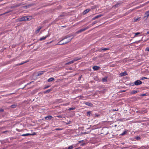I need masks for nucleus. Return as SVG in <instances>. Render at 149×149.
Returning <instances> with one entry per match:
<instances>
[{
	"label": "nucleus",
	"instance_id": "9",
	"mask_svg": "<svg viewBox=\"0 0 149 149\" xmlns=\"http://www.w3.org/2000/svg\"><path fill=\"white\" fill-rule=\"evenodd\" d=\"M108 77L107 76H105L104 78H102V82H106L107 81Z\"/></svg>",
	"mask_w": 149,
	"mask_h": 149
},
{
	"label": "nucleus",
	"instance_id": "33",
	"mask_svg": "<svg viewBox=\"0 0 149 149\" xmlns=\"http://www.w3.org/2000/svg\"><path fill=\"white\" fill-rule=\"evenodd\" d=\"M127 74L126 73H125V72H123L122 73V75L123 76H124L127 75Z\"/></svg>",
	"mask_w": 149,
	"mask_h": 149
},
{
	"label": "nucleus",
	"instance_id": "8",
	"mask_svg": "<svg viewBox=\"0 0 149 149\" xmlns=\"http://www.w3.org/2000/svg\"><path fill=\"white\" fill-rule=\"evenodd\" d=\"M84 103L86 105L90 107H92L93 106V104L91 103L86 102Z\"/></svg>",
	"mask_w": 149,
	"mask_h": 149
},
{
	"label": "nucleus",
	"instance_id": "1",
	"mask_svg": "<svg viewBox=\"0 0 149 149\" xmlns=\"http://www.w3.org/2000/svg\"><path fill=\"white\" fill-rule=\"evenodd\" d=\"M68 37H65L62 40H61V41H60L57 44L59 45H64V44H66L68 43V42H69L72 39V38H71L70 39H69L67 41H65L64 42H62V41L63 40H64L68 38Z\"/></svg>",
	"mask_w": 149,
	"mask_h": 149
},
{
	"label": "nucleus",
	"instance_id": "35",
	"mask_svg": "<svg viewBox=\"0 0 149 149\" xmlns=\"http://www.w3.org/2000/svg\"><path fill=\"white\" fill-rule=\"evenodd\" d=\"M4 110L3 109H0V111L1 112H2Z\"/></svg>",
	"mask_w": 149,
	"mask_h": 149
},
{
	"label": "nucleus",
	"instance_id": "11",
	"mask_svg": "<svg viewBox=\"0 0 149 149\" xmlns=\"http://www.w3.org/2000/svg\"><path fill=\"white\" fill-rule=\"evenodd\" d=\"M100 68V67L98 66H95L93 67V68L94 70H99Z\"/></svg>",
	"mask_w": 149,
	"mask_h": 149
},
{
	"label": "nucleus",
	"instance_id": "24",
	"mask_svg": "<svg viewBox=\"0 0 149 149\" xmlns=\"http://www.w3.org/2000/svg\"><path fill=\"white\" fill-rule=\"evenodd\" d=\"M41 28L40 27L36 30V33H38L39 32V31H40V29H41Z\"/></svg>",
	"mask_w": 149,
	"mask_h": 149
},
{
	"label": "nucleus",
	"instance_id": "2",
	"mask_svg": "<svg viewBox=\"0 0 149 149\" xmlns=\"http://www.w3.org/2000/svg\"><path fill=\"white\" fill-rule=\"evenodd\" d=\"M30 17L29 16H24L19 18L18 20L19 22L27 21L29 19V17Z\"/></svg>",
	"mask_w": 149,
	"mask_h": 149
},
{
	"label": "nucleus",
	"instance_id": "32",
	"mask_svg": "<svg viewBox=\"0 0 149 149\" xmlns=\"http://www.w3.org/2000/svg\"><path fill=\"white\" fill-rule=\"evenodd\" d=\"M36 134V133L35 132H33L32 134H30V135H34Z\"/></svg>",
	"mask_w": 149,
	"mask_h": 149
},
{
	"label": "nucleus",
	"instance_id": "17",
	"mask_svg": "<svg viewBox=\"0 0 149 149\" xmlns=\"http://www.w3.org/2000/svg\"><path fill=\"white\" fill-rule=\"evenodd\" d=\"M91 112L90 111H87V115L89 117L91 116Z\"/></svg>",
	"mask_w": 149,
	"mask_h": 149
},
{
	"label": "nucleus",
	"instance_id": "23",
	"mask_svg": "<svg viewBox=\"0 0 149 149\" xmlns=\"http://www.w3.org/2000/svg\"><path fill=\"white\" fill-rule=\"evenodd\" d=\"M29 135H30V134H29V133H27V134H22V136H29Z\"/></svg>",
	"mask_w": 149,
	"mask_h": 149
},
{
	"label": "nucleus",
	"instance_id": "12",
	"mask_svg": "<svg viewBox=\"0 0 149 149\" xmlns=\"http://www.w3.org/2000/svg\"><path fill=\"white\" fill-rule=\"evenodd\" d=\"M145 15L144 16L145 18H147L149 16V11H148L146 12L145 13Z\"/></svg>",
	"mask_w": 149,
	"mask_h": 149
},
{
	"label": "nucleus",
	"instance_id": "47",
	"mask_svg": "<svg viewBox=\"0 0 149 149\" xmlns=\"http://www.w3.org/2000/svg\"><path fill=\"white\" fill-rule=\"evenodd\" d=\"M147 33L148 34H149V32H147Z\"/></svg>",
	"mask_w": 149,
	"mask_h": 149
},
{
	"label": "nucleus",
	"instance_id": "41",
	"mask_svg": "<svg viewBox=\"0 0 149 149\" xmlns=\"http://www.w3.org/2000/svg\"><path fill=\"white\" fill-rule=\"evenodd\" d=\"M81 99H83V97L82 96H80V98Z\"/></svg>",
	"mask_w": 149,
	"mask_h": 149
},
{
	"label": "nucleus",
	"instance_id": "37",
	"mask_svg": "<svg viewBox=\"0 0 149 149\" xmlns=\"http://www.w3.org/2000/svg\"><path fill=\"white\" fill-rule=\"evenodd\" d=\"M71 121H69V122H68L66 123V124L67 125L71 123Z\"/></svg>",
	"mask_w": 149,
	"mask_h": 149
},
{
	"label": "nucleus",
	"instance_id": "7",
	"mask_svg": "<svg viewBox=\"0 0 149 149\" xmlns=\"http://www.w3.org/2000/svg\"><path fill=\"white\" fill-rule=\"evenodd\" d=\"M102 16V14L98 15L95 16V17L93 18L92 19V20H94L97 18H98L100 17H101Z\"/></svg>",
	"mask_w": 149,
	"mask_h": 149
},
{
	"label": "nucleus",
	"instance_id": "19",
	"mask_svg": "<svg viewBox=\"0 0 149 149\" xmlns=\"http://www.w3.org/2000/svg\"><path fill=\"white\" fill-rule=\"evenodd\" d=\"M138 91H135V90L132 91L131 92V94H135V93H137L138 92Z\"/></svg>",
	"mask_w": 149,
	"mask_h": 149
},
{
	"label": "nucleus",
	"instance_id": "38",
	"mask_svg": "<svg viewBox=\"0 0 149 149\" xmlns=\"http://www.w3.org/2000/svg\"><path fill=\"white\" fill-rule=\"evenodd\" d=\"M97 22L96 21H94V22L92 24H92V25H94V24H95L96 23H97Z\"/></svg>",
	"mask_w": 149,
	"mask_h": 149
},
{
	"label": "nucleus",
	"instance_id": "13",
	"mask_svg": "<svg viewBox=\"0 0 149 149\" xmlns=\"http://www.w3.org/2000/svg\"><path fill=\"white\" fill-rule=\"evenodd\" d=\"M141 19V17H135L134 19V22H136L139 21Z\"/></svg>",
	"mask_w": 149,
	"mask_h": 149
},
{
	"label": "nucleus",
	"instance_id": "21",
	"mask_svg": "<svg viewBox=\"0 0 149 149\" xmlns=\"http://www.w3.org/2000/svg\"><path fill=\"white\" fill-rule=\"evenodd\" d=\"M51 90H52L51 89H49L48 90L45 91L44 92V93H48L50 91H51Z\"/></svg>",
	"mask_w": 149,
	"mask_h": 149
},
{
	"label": "nucleus",
	"instance_id": "34",
	"mask_svg": "<svg viewBox=\"0 0 149 149\" xmlns=\"http://www.w3.org/2000/svg\"><path fill=\"white\" fill-rule=\"evenodd\" d=\"M16 106L15 105H12L11 107L12 108H14Z\"/></svg>",
	"mask_w": 149,
	"mask_h": 149
},
{
	"label": "nucleus",
	"instance_id": "18",
	"mask_svg": "<svg viewBox=\"0 0 149 149\" xmlns=\"http://www.w3.org/2000/svg\"><path fill=\"white\" fill-rule=\"evenodd\" d=\"M74 63V61H73V60H72V61H69V62H68L66 63L65 64V65H69V64H72Z\"/></svg>",
	"mask_w": 149,
	"mask_h": 149
},
{
	"label": "nucleus",
	"instance_id": "31",
	"mask_svg": "<svg viewBox=\"0 0 149 149\" xmlns=\"http://www.w3.org/2000/svg\"><path fill=\"white\" fill-rule=\"evenodd\" d=\"M148 79V78L147 77H142V78H141V80H143L144 79Z\"/></svg>",
	"mask_w": 149,
	"mask_h": 149
},
{
	"label": "nucleus",
	"instance_id": "29",
	"mask_svg": "<svg viewBox=\"0 0 149 149\" xmlns=\"http://www.w3.org/2000/svg\"><path fill=\"white\" fill-rule=\"evenodd\" d=\"M73 148V146L72 145L69 146L68 149H72Z\"/></svg>",
	"mask_w": 149,
	"mask_h": 149
},
{
	"label": "nucleus",
	"instance_id": "20",
	"mask_svg": "<svg viewBox=\"0 0 149 149\" xmlns=\"http://www.w3.org/2000/svg\"><path fill=\"white\" fill-rule=\"evenodd\" d=\"M43 71H40L39 72L38 74V76H39L41 75L42 74H43Z\"/></svg>",
	"mask_w": 149,
	"mask_h": 149
},
{
	"label": "nucleus",
	"instance_id": "36",
	"mask_svg": "<svg viewBox=\"0 0 149 149\" xmlns=\"http://www.w3.org/2000/svg\"><path fill=\"white\" fill-rule=\"evenodd\" d=\"M50 86H46L44 88V89H46V88H48Z\"/></svg>",
	"mask_w": 149,
	"mask_h": 149
},
{
	"label": "nucleus",
	"instance_id": "10",
	"mask_svg": "<svg viewBox=\"0 0 149 149\" xmlns=\"http://www.w3.org/2000/svg\"><path fill=\"white\" fill-rule=\"evenodd\" d=\"M52 118L51 116H48L45 117V118L46 120H51Z\"/></svg>",
	"mask_w": 149,
	"mask_h": 149
},
{
	"label": "nucleus",
	"instance_id": "46",
	"mask_svg": "<svg viewBox=\"0 0 149 149\" xmlns=\"http://www.w3.org/2000/svg\"><path fill=\"white\" fill-rule=\"evenodd\" d=\"M58 117H61V116H58Z\"/></svg>",
	"mask_w": 149,
	"mask_h": 149
},
{
	"label": "nucleus",
	"instance_id": "27",
	"mask_svg": "<svg viewBox=\"0 0 149 149\" xmlns=\"http://www.w3.org/2000/svg\"><path fill=\"white\" fill-rule=\"evenodd\" d=\"M75 109V107H72V108H70L68 110L69 111H71V110H74Z\"/></svg>",
	"mask_w": 149,
	"mask_h": 149
},
{
	"label": "nucleus",
	"instance_id": "26",
	"mask_svg": "<svg viewBox=\"0 0 149 149\" xmlns=\"http://www.w3.org/2000/svg\"><path fill=\"white\" fill-rule=\"evenodd\" d=\"M63 129V128H56L54 130H56V131H57V130H62Z\"/></svg>",
	"mask_w": 149,
	"mask_h": 149
},
{
	"label": "nucleus",
	"instance_id": "44",
	"mask_svg": "<svg viewBox=\"0 0 149 149\" xmlns=\"http://www.w3.org/2000/svg\"><path fill=\"white\" fill-rule=\"evenodd\" d=\"M83 141H82H82H79V143H81V142Z\"/></svg>",
	"mask_w": 149,
	"mask_h": 149
},
{
	"label": "nucleus",
	"instance_id": "15",
	"mask_svg": "<svg viewBox=\"0 0 149 149\" xmlns=\"http://www.w3.org/2000/svg\"><path fill=\"white\" fill-rule=\"evenodd\" d=\"M54 80V78L53 77H51L49 79L47 80L48 82H51Z\"/></svg>",
	"mask_w": 149,
	"mask_h": 149
},
{
	"label": "nucleus",
	"instance_id": "3",
	"mask_svg": "<svg viewBox=\"0 0 149 149\" xmlns=\"http://www.w3.org/2000/svg\"><path fill=\"white\" fill-rule=\"evenodd\" d=\"M142 84V82L141 81L139 80H137L135 81L134 83H132V85L134 86V85H135L137 86L139 85H140Z\"/></svg>",
	"mask_w": 149,
	"mask_h": 149
},
{
	"label": "nucleus",
	"instance_id": "25",
	"mask_svg": "<svg viewBox=\"0 0 149 149\" xmlns=\"http://www.w3.org/2000/svg\"><path fill=\"white\" fill-rule=\"evenodd\" d=\"M79 59L77 58H74L73 60V61H74V62L75 61H76L78 60H79Z\"/></svg>",
	"mask_w": 149,
	"mask_h": 149
},
{
	"label": "nucleus",
	"instance_id": "43",
	"mask_svg": "<svg viewBox=\"0 0 149 149\" xmlns=\"http://www.w3.org/2000/svg\"><path fill=\"white\" fill-rule=\"evenodd\" d=\"M118 4H116V5H115V6H116V7H117V6H118Z\"/></svg>",
	"mask_w": 149,
	"mask_h": 149
},
{
	"label": "nucleus",
	"instance_id": "42",
	"mask_svg": "<svg viewBox=\"0 0 149 149\" xmlns=\"http://www.w3.org/2000/svg\"><path fill=\"white\" fill-rule=\"evenodd\" d=\"M137 139L138 140L140 139V137H137Z\"/></svg>",
	"mask_w": 149,
	"mask_h": 149
},
{
	"label": "nucleus",
	"instance_id": "39",
	"mask_svg": "<svg viewBox=\"0 0 149 149\" xmlns=\"http://www.w3.org/2000/svg\"><path fill=\"white\" fill-rule=\"evenodd\" d=\"M146 50H147V51H149V47H147V48H146Z\"/></svg>",
	"mask_w": 149,
	"mask_h": 149
},
{
	"label": "nucleus",
	"instance_id": "28",
	"mask_svg": "<svg viewBox=\"0 0 149 149\" xmlns=\"http://www.w3.org/2000/svg\"><path fill=\"white\" fill-rule=\"evenodd\" d=\"M140 34V32H137L136 33H134L135 35L134 37H136L138 35H139Z\"/></svg>",
	"mask_w": 149,
	"mask_h": 149
},
{
	"label": "nucleus",
	"instance_id": "5",
	"mask_svg": "<svg viewBox=\"0 0 149 149\" xmlns=\"http://www.w3.org/2000/svg\"><path fill=\"white\" fill-rule=\"evenodd\" d=\"M89 27H90L88 26L85 28L81 29L79 30L76 33H79L83 32L85 31V30H87V29H88Z\"/></svg>",
	"mask_w": 149,
	"mask_h": 149
},
{
	"label": "nucleus",
	"instance_id": "45",
	"mask_svg": "<svg viewBox=\"0 0 149 149\" xmlns=\"http://www.w3.org/2000/svg\"><path fill=\"white\" fill-rule=\"evenodd\" d=\"M75 149H80V148H76Z\"/></svg>",
	"mask_w": 149,
	"mask_h": 149
},
{
	"label": "nucleus",
	"instance_id": "6",
	"mask_svg": "<svg viewBox=\"0 0 149 149\" xmlns=\"http://www.w3.org/2000/svg\"><path fill=\"white\" fill-rule=\"evenodd\" d=\"M49 35H47L45 36H43L41 38H40V41H42L43 40H45L47 38L49 37Z\"/></svg>",
	"mask_w": 149,
	"mask_h": 149
},
{
	"label": "nucleus",
	"instance_id": "16",
	"mask_svg": "<svg viewBox=\"0 0 149 149\" xmlns=\"http://www.w3.org/2000/svg\"><path fill=\"white\" fill-rule=\"evenodd\" d=\"M127 130H125L123 133L120 134V135L121 136H123L125 135L127 133Z\"/></svg>",
	"mask_w": 149,
	"mask_h": 149
},
{
	"label": "nucleus",
	"instance_id": "40",
	"mask_svg": "<svg viewBox=\"0 0 149 149\" xmlns=\"http://www.w3.org/2000/svg\"><path fill=\"white\" fill-rule=\"evenodd\" d=\"M146 94H143L141 95L143 96H145L146 95Z\"/></svg>",
	"mask_w": 149,
	"mask_h": 149
},
{
	"label": "nucleus",
	"instance_id": "22",
	"mask_svg": "<svg viewBox=\"0 0 149 149\" xmlns=\"http://www.w3.org/2000/svg\"><path fill=\"white\" fill-rule=\"evenodd\" d=\"M101 49V50L105 51L108 50L109 49L108 48H102Z\"/></svg>",
	"mask_w": 149,
	"mask_h": 149
},
{
	"label": "nucleus",
	"instance_id": "4",
	"mask_svg": "<svg viewBox=\"0 0 149 149\" xmlns=\"http://www.w3.org/2000/svg\"><path fill=\"white\" fill-rule=\"evenodd\" d=\"M147 111L146 109H143L141 111H137V112H139V114H143L146 113Z\"/></svg>",
	"mask_w": 149,
	"mask_h": 149
},
{
	"label": "nucleus",
	"instance_id": "30",
	"mask_svg": "<svg viewBox=\"0 0 149 149\" xmlns=\"http://www.w3.org/2000/svg\"><path fill=\"white\" fill-rule=\"evenodd\" d=\"M27 62V61H25V62H22V63H19V64H18V65H22V64H24V63H26Z\"/></svg>",
	"mask_w": 149,
	"mask_h": 149
},
{
	"label": "nucleus",
	"instance_id": "14",
	"mask_svg": "<svg viewBox=\"0 0 149 149\" xmlns=\"http://www.w3.org/2000/svg\"><path fill=\"white\" fill-rule=\"evenodd\" d=\"M90 10V9H87L86 10H85L83 12V13L84 14H85L88 12Z\"/></svg>",
	"mask_w": 149,
	"mask_h": 149
}]
</instances>
